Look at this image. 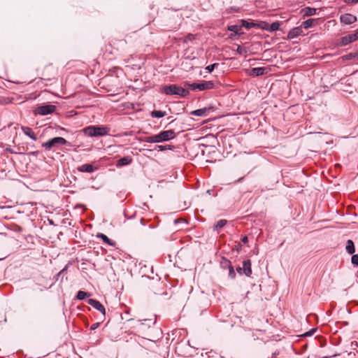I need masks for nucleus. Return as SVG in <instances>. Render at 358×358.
Listing matches in <instances>:
<instances>
[{"instance_id":"nucleus-3","label":"nucleus","mask_w":358,"mask_h":358,"mask_svg":"<svg viewBox=\"0 0 358 358\" xmlns=\"http://www.w3.org/2000/svg\"><path fill=\"white\" fill-rule=\"evenodd\" d=\"M162 92L167 95H179L181 97H185L189 94L188 90L177 85H165L162 87Z\"/></svg>"},{"instance_id":"nucleus-35","label":"nucleus","mask_w":358,"mask_h":358,"mask_svg":"<svg viewBox=\"0 0 358 358\" xmlns=\"http://www.w3.org/2000/svg\"><path fill=\"white\" fill-rule=\"evenodd\" d=\"M352 34L354 36L355 40L357 41L358 39V29L355 31L354 34Z\"/></svg>"},{"instance_id":"nucleus-12","label":"nucleus","mask_w":358,"mask_h":358,"mask_svg":"<svg viewBox=\"0 0 358 358\" xmlns=\"http://www.w3.org/2000/svg\"><path fill=\"white\" fill-rule=\"evenodd\" d=\"M243 273H245V275H247V276L251 275L252 268H251V261L250 259L243 261Z\"/></svg>"},{"instance_id":"nucleus-20","label":"nucleus","mask_w":358,"mask_h":358,"mask_svg":"<svg viewBox=\"0 0 358 358\" xmlns=\"http://www.w3.org/2000/svg\"><path fill=\"white\" fill-rule=\"evenodd\" d=\"M345 249L349 254H353L355 252V245L352 240L347 241Z\"/></svg>"},{"instance_id":"nucleus-36","label":"nucleus","mask_w":358,"mask_h":358,"mask_svg":"<svg viewBox=\"0 0 358 358\" xmlns=\"http://www.w3.org/2000/svg\"><path fill=\"white\" fill-rule=\"evenodd\" d=\"M241 241L243 243H247L248 241V238L246 236H245L244 237H243V238L241 239Z\"/></svg>"},{"instance_id":"nucleus-10","label":"nucleus","mask_w":358,"mask_h":358,"mask_svg":"<svg viewBox=\"0 0 358 358\" xmlns=\"http://www.w3.org/2000/svg\"><path fill=\"white\" fill-rule=\"evenodd\" d=\"M21 130L23 131V133L26 136H29L32 140H34V141L37 140V136L31 128H30L29 127H26V126H22Z\"/></svg>"},{"instance_id":"nucleus-23","label":"nucleus","mask_w":358,"mask_h":358,"mask_svg":"<svg viewBox=\"0 0 358 358\" xmlns=\"http://www.w3.org/2000/svg\"><path fill=\"white\" fill-rule=\"evenodd\" d=\"M89 296H90V294L87 292L84 291H78L76 295V299L78 300H83Z\"/></svg>"},{"instance_id":"nucleus-14","label":"nucleus","mask_w":358,"mask_h":358,"mask_svg":"<svg viewBox=\"0 0 358 358\" xmlns=\"http://www.w3.org/2000/svg\"><path fill=\"white\" fill-rule=\"evenodd\" d=\"M132 162V158L129 156L124 157L117 162V166L129 165Z\"/></svg>"},{"instance_id":"nucleus-39","label":"nucleus","mask_w":358,"mask_h":358,"mask_svg":"<svg viewBox=\"0 0 358 358\" xmlns=\"http://www.w3.org/2000/svg\"><path fill=\"white\" fill-rule=\"evenodd\" d=\"M66 271V268H64V269H62L59 273H58V275L62 274L64 271Z\"/></svg>"},{"instance_id":"nucleus-38","label":"nucleus","mask_w":358,"mask_h":358,"mask_svg":"<svg viewBox=\"0 0 358 358\" xmlns=\"http://www.w3.org/2000/svg\"><path fill=\"white\" fill-rule=\"evenodd\" d=\"M236 271H238V273H239L240 274H241L242 273H243V268H241V267H238V268H236Z\"/></svg>"},{"instance_id":"nucleus-16","label":"nucleus","mask_w":358,"mask_h":358,"mask_svg":"<svg viewBox=\"0 0 358 358\" xmlns=\"http://www.w3.org/2000/svg\"><path fill=\"white\" fill-rule=\"evenodd\" d=\"M353 41H355V40L354 38V36L351 34L342 37L341 43L342 45H347Z\"/></svg>"},{"instance_id":"nucleus-22","label":"nucleus","mask_w":358,"mask_h":358,"mask_svg":"<svg viewBox=\"0 0 358 358\" xmlns=\"http://www.w3.org/2000/svg\"><path fill=\"white\" fill-rule=\"evenodd\" d=\"M166 115V112L162 111V110H153L151 113V116L152 117H157V118H160V117H164Z\"/></svg>"},{"instance_id":"nucleus-8","label":"nucleus","mask_w":358,"mask_h":358,"mask_svg":"<svg viewBox=\"0 0 358 358\" xmlns=\"http://www.w3.org/2000/svg\"><path fill=\"white\" fill-rule=\"evenodd\" d=\"M88 303L91 305L92 307L96 308L97 310H99L100 313H101L103 317H105L106 315V310L103 306L97 300L90 299L88 300Z\"/></svg>"},{"instance_id":"nucleus-7","label":"nucleus","mask_w":358,"mask_h":358,"mask_svg":"<svg viewBox=\"0 0 358 358\" xmlns=\"http://www.w3.org/2000/svg\"><path fill=\"white\" fill-rule=\"evenodd\" d=\"M357 17L350 14V13H345L343 15H341L340 17V20L341 23L345 24H353L357 21Z\"/></svg>"},{"instance_id":"nucleus-15","label":"nucleus","mask_w":358,"mask_h":358,"mask_svg":"<svg viewBox=\"0 0 358 358\" xmlns=\"http://www.w3.org/2000/svg\"><path fill=\"white\" fill-rule=\"evenodd\" d=\"M223 264H224L225 266H228L229 268V275L231 278H235L236 277V273L234 269V267L231 266V262L227 260L224 259V262H222Z\"/></svg>"},{"instance_id":"nucleus-33","label":"nucleus","mask_w":358,"mask_h":358,"mask_svg":"<svg viewBox=\"0 0 358 358\" xmlns=\"http://www.w3.org/2000/svg\"><path fill=\"white\" fill-rule=\"evenodd\" d=\"M345 57L347 59H351L352 57H357L358 59V52L355 55L350 53V54L346 55Z\"/></svg>"},{"instance_id":"nucleus-11","label":"nucleus","mask_w":358,"mask_h":358,"mask_svg":"<svg viewBox=\"0 0 358 358\" xmlns=\"http://www.w3.org/2000/svg\"><path fill=\"white\" fill-rule=\"evenodd\" d=\"M266 73V69L264 67H256L252 68L249 73L251 76H262Z\"/></svg>"},{"instance_id":"nucleus-17","label":"nucleus","mask_w":358,"mask_h":358,"mask_svg":"<svg viewBox=\"0 0 358 358\" xmlns=\"http://www.w3.org/2000/svg\"><path fill=\"white\" fill-rule=\"evenodd\" d=\"M78 170L82 172L92 173L94 171V168L92 164H85L80 166Z\"/></svg>"},{"instance_id":"nucleus-6","label":"nucleus","mask_w":358,"mask_h":358,"mask_svg":"<svg viewBox=\"0 0 358 358\" xmlns=\"http://www.w3.org/2000/svg\"><path fill=\"white\" fill-rule=\"evenodd\" d=\"M67 141L62 137H55L50 139L47 142L42 144V146L47 150H50L52 148L58 145H66Z\"/></svg>"},{"instance_id":"nucleus-24","label":"nucleus","mask_w":358,"mask_h":358,"mask_svg":"<svg viewBox=\"0 0 358 358\" xmlns=\"http://www.w3.org/2000/svg\"><path fill=\"white\" fill-rule=\"evenodd\" d=\"M227 222L226 220H220L215 225V229L217 231L220 230L227 224Z\"/></svg>"},{"instance_id":"nucleus-31","label":"nucleus","mask_w":358,"mask_h":358,"mask_svg":"<svg viewBox=\"0 0 358 358\" xmlns=\"http://www.w3.org/2000/svg\"><path fill=\"white\" fill-rule=\"evenodd\" d=\"M237 52L239 53L240 55H243L244 53L246 52V50L245 48H243L241 46H238L237 48Z\"/></svg>"},{"instance_id":"nucleus-34","label":"nucleus","mask_w":358,"mask_h":358,"mask_svg":"<svg viewBox=\"0 0 358 358\" xmlns=\"http://www.w3.org/2000/svg\"><path fill=\"white\" fill-rule=\"evenodd\" d=\"M346 3H355L358 2V0H344Z\"/></svg>"},{"instance_id":"nucleus-40","label":"nucleus","mask_w":358,"mask_h":358,"mask_svg":"<svg viewBox=\"0 0 358 358\" xmlns=\"http://www.w3.org/2000/svg\"><path fill=\"white\" fill-rule=\"evenodd\" d=\"M242 179H243V178H239V179L238 180V182H240V181H241V180H242Z\"/></svg>"},{"instance_id":"nucleus-37","label":"nucleus","mask_w":358,"mask_h":358,"mask_svg":"<svg viewBox=\"0 0 358 358\" xmlns=\"http://www.w3.org/2000/svg\"><path fill=\"white\" fill-rule=\"evenodd\" d=\"M315 329H312L311 331H309L305 334V336H311L313 335V332L315 331Z\"/></svg>"},{"instance_id":"nucleus-18","label":"nucleus","mask_w":358,"mask_h":358,"mask_svg":"<svg viewBox=\"0 0 358 358\" xmlns=\"http://www.w3.org/2000/svg\"><path fill=\"white\" fill-rule=\"evenodd\" d=\"M97 237L101 238L103 241L105 243L108 244V245L114 246L115 244V243L113 241L108 238V237L103 234H99L97 235Z\"/></svg>"},{"instance_id":"nucleus-4","label":"nucleus","mask_w":358,"mask_h":358,"mask_svg":"<svg viewBox=\"0 0 358 358\" xmlns=\"http://www.w3.org/2000/svg\"><path fill=\"white\" fill-rule=\"evenodd\" d=\"M185 87H188L194 91H195V90L204 91V90H211V89L214 88L215 84L213 81H203L202 83H185Z\"/></svg>"},{"instance_id":"nucleus-26","label":"nucleus","mask_w":358,"mask_h":358,"mask_svg":"<svg viewBox=\"0 0 358 358\" xmlns=\"http://www.w3.org/2000/svg\"><path fill=\"white\" fill-rule=\"evenodd\" d=\"M217 65H218L217 63H215V64L208 65L206 66V69L208 70V71L209 73H211L214 70L215 67L217 66Z\"/></svg>"},{"instance_id":"nucleus-28","label":"nucleus","mask_w":358,"mask_h":358,"mask_svg":"<svg viewBox=\"0 0 358 358\" xmlns=\"http://www.w3.org/2000/svg\"><path fill=\"white\" fill-rule=\"evenodd\" d=\"M351 260L354 265L358 266V255H352Z\"/></svg>"},{"instance_id":"nucleus-25","label":"nucleus","mask_w":358,"mask_h":358,"mask_svg":"<svg viewBox=\"0 0 358 358\" xmlns=\"http://www.w3.org/2000/svg\"><path fill=\"white\" fill-rule=\"evenodd\" d=\"M280 28V23L278 22H273L268 29H266L267 30L270 31H274L278 30Z\"/></svg>"},{"instance_id":"nucleus-19","label":"nucleus","mask_w":358,"mask_h":358,"mask_svg":"<svg viewBox=\"0 0 358 358\" xmlns=\"http://www.w3.org/2000/svg\"><path fill=\"white\" fill-rule=\"evenodd\" d=\"M207 111H208V108H203L197 109L195 110H192L190 113V114L192 115H196V116H206Z\"/></svg>"},{"instance_id":"nucleus-13","label":"nucleus","mask_w":358,"mask_h":358,"mask_svg":"<svg viewBox=\"0 0 358 358\" xmlns=\"http://www.w3.org/2000/svg\"><path fill=\"white\" fill-rule=\"evenodd\" d=\"M303 17L315 15L317 13V9L310 7H305L301 10Z\"/></svg>"},{"instance_id":"nucleus-2","label":"nucleus","mask_w":358,"mask_h":358,"mask_svg":"<svg viewBox=\"0 0 358 358\" xmlns=\"http://www.w3.org/2000/svg\"><path fill=\"white\" fill-rule=\"evenodd\" d=\"M83 132L90 137L103 136L109 134L110 128L104 126H89L83 129Z\"/></svg>"},{"instance_id":"nucleus-21","label":"nucleus","mask_w":358,"mask_h":358,"mask_svg":"<svg viewBox=\"0 0 358 358\" xmlns=\"http://www.w3.org/2000/svg\"><path fill=\"white\" fill-rule=\"evenodd\" d=\"M315 19L313 18L308 19L303 22L301 26L302 28L308 29L313 25V23L315 22Z\"/></svg>"},{"instance_id":"nucleus-1","label":"nucleus","mask_w":358,"mask_h":358,"mask_svg":"<svg viewBox=\"0 0 358 358\" xmlns=\"http://www.w3.org/2000/svg\"><path fill=\"white\" fill-rule=\"evenodd\" d=\"M176 137V133L173 130L162 131L158 134L147 136L143 138V141L150 143H162L173 139Z\"/></svg>"},{"instance_id":"nucleus-27","label":"nucleus","mask_w":358,"mask_h":358,"mask_svg":"<svg viewBox=\"0 0 358 358\" xmlns=\"http://www.w3.org/2000/svg\"><path fill=\"white\" fill-rule=\"evenodd\" d=\"M155 149H158L160 151H164L167 149H170V146L169 145H157L155 147Z\"/></svg>"},{"instance_id":"nucleus-30","label":"nucleus","mask_w":358,"mask_h":358,"mask_svg":"<svg viewBox=\"0 0 358 358\" xmlns=\"http://www.w3.org/2000/svg\"><path fill=\"white\" fill-rule=\"evenodd\" d=\"M228 29L229 31H234L235 33H238L239 28L236 25H232V26L229 27Z\"/></svg>"},{"instance_id":"nucleus-29","label":"nucleus","mask_w":358,"mask_h":358,"mask_svg":"<svg viewBox=\"0 0 358 358\" xmlns=\"http://www.w3.org/2000/svg\"><path fill=\"white\" fill-rule=\"evenodd\" d=\"M242 24H243V26H244L245 27L248 28V29L252 27H253L255 25L254 23H252V22L249 23V22H248L245 20H243Z\"/></svg>"},{"instance_id":"nucleus-32","label":"nucleus","mask_w":358,"mask_h":358,"mask_svg":"<svg viewBox=\"0 0 358 358\" xmlns=\"http://www.w3.org/2000/svg\"><path fill=\"white\" fill-rule=\"evenodd\" d=\"M100 325V322H96V323H94L91 327H90V329L91 330H95L96 329H97Z\"/></svg>"},{"instance_id":"nucleus-5","label":"nucleus","mask_w":358,"mask_h":358,"mask_svg":"<svg viewBox=\"0 0 358 358\" xmlns=\"http://www.w3.org/2000/svg\"><path fill=\"white\" fill-rule=\"evenodd\" d=\"M56 110V106L52 104L39 106L34 110L35 115H47L53 113Z\"/></svg>"},{"instance_id":"nucleus-9","label":"nucleus","mask_w":358,"mask_h":358,"mask_svg":"<svg viewBox=\"0 0 358 358\" xmlns=\"http://www.w3.org/2000/svg\"><path fill=\"white\" fill-rule=\"evenodd\" d=\"M303 28L301 27V26L300 27H294L293 29H292L288 34H287V38L288 39H292V38H294L299 36H301L303 34Z\"/></svg>"}]
</instances>
